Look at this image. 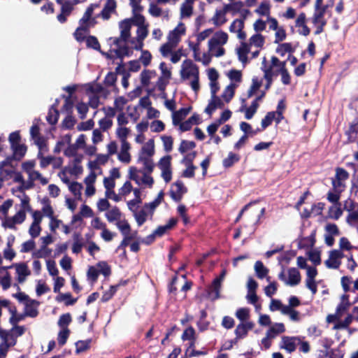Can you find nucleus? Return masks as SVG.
I'll list each match as a JSON object with an SVG mask.
<instances>
[{
	"label": "nucleus",
	"mask_w": 358,
	"mask_h": 358,
	"mask_svg": "<svg viewBox=\"0 0 358 358\" xmlns=\"http://www.w3.org/2000/svg\"><path fill=\"white\" fill-rule=\"evenodd\" d=\"M266 38L261 33H255L247 41H241L236 48V53L238 60L245 66L248 62V54L251 53L252 57H257L261 50L264 48Z\"/></svg>",
	"instance_id": "f257e3e1"
},
{
	"label": "nucleus",
	"mask_w": 358,
	"mask_h": 358,
	"mask_svg": "<svg viewBox=\"0 0 358 358\" xmlns=\"http://www.w3.org/2000/svg\"><path fill=\"white\" fill-rule=\"evenodd\" d=\"M133 25L136 26V21L134 20V17H131L128 19H125L120 22L119 27L120 29V37L118 38H110V43H113V45L111 46V48L110 50V53L107 54L108 56L110 57H122L124 55L127 54V49H121L120 47V42L121 41H123L124 42H129L132 48L135 49L131 43V41L132 38H130L131 37V29ZM136 37V36L134 37V38ZM134 39V38H133Z\"/></svg>",
	"instance_id": "f03ea898"
},
{
	"label": "nucleus",
	"mask_w": 358,
	"mask_h": 358,
	"mask_svg": "<svg viewBox=\"0 0 358 358\" xmlns=\"http://www.w3.org/2000/svg\"><path fill=\"white\" fill-rule=\"evenodd\" d=\"M141 0H129L130 5L132 8L133 16L136 21V37L131 41V43L135 50L143 48L144 45V40L148 34V24L145 22V17L141 15L143 7L141 6Z\"/></svg>",
	"instance_id": "7ed1b4c3"
},
{
	"label": "nucleus",
	"mask_w": 358,
	"mask_h": 358,
	"mask_svg": "<svg viewBox=\"0 0 358 358\" xmlns=\"http://www.w3.org/2000/svg\"><path fill=\"white\" fill-rule=\"evenodd\" d=\"M179 75L182 83L189 86L196 95L200 90L199 68L190 59H184L180 66Z\"/></svg>",
	"instance_id": "20e7f679"
},
{
	"label": "nucleus",
	"mask_w": 358,
	"mask_h": 358,
	"mask_svg": "<svg viewBox=\"0 0 358 358\" xmlns=\"http://www.w3.org/2000/svg\"><path fill=\"white\" fill-rule=\"evenodd\" d=\"M19 321L20 318L13 316L10 322L14 327L9 331H0V358L6 357L10 348L15 345L17 337L24 334L25 328L16 325Z\"/></svg>",
	"instance_id": "39448f33"
},
{
	"label": "nucleus",
	"mask_w": 358,
	"mask_h": 358,
	"mask_svg": "<svg viewBox=\"0 0 358 358\" xmlns=\"http://www.w3.org/2000/svg\"><path fill=\"white\" fill-rule=\"evenodd\" d=\"M229 38V34L226 31L222 29L213 31L207 43L211 58L221 57L225 55L226 50L224 46L227 44Z\"/></svg>",
	"instance_id": "423d86ee"
},
{
	"label": "nucleus",
	"mask_w": 358,
	"mask_h": 358,
	"mask_svg": "<svg viewBox=\"0 0 358 358\" xmlns=\"http://www.w3.org/2000/svg\"><path fill=\"white\" fill-rule=\"evenodd\" d=\"M164 196L163 191L159 192L153 201L144 203L141 209L134 212L133 216L138 227L142 226L148 220H152L155 210L164 201Z\"/></svg>",
	"instance_id": "0eeeda50"
},
{
	"label": "nucleus",
	"mask_w": 358,
	"mask_h": 358,
	"mask_svg": "<svg viewBox=\"0 0 358 358\" xmlns=\"http://www.w3.org/2000/svg\"><path fill=\"white\" fill-rule=\"evenodd\" d=\"M155 154V143L154 138L145 142L138 153L137 162L143 166L145 171L151 173L155 168L153 157Z\"/></svg>",
	"instance_id": "6e6552de"
},
{
	"label": "nucleus",
	"mask_w": 358,
	"mask_h": 358,
	"mask_svg": "<svg viewBox=\"0 0 358 358\" xmlns=\"http://www.w3.org/2000/svg\"><path fill=\"white\" fill-rule=\"evenodd\" d=\"M333 5V2L327 5H323V0H315V10L312 17V23L315 27V34L318 35L324 30V27L327 24L325 15L327 13V8Z\"/></svg>",
	"instance_id": "1a4fd4ad"
},
{
	"label": "nucleus",
	"mask_w": 358,
	"mask_h": 358,
	"mask_svg": "<svg viewBox=\"0 0 358 358\" xmlns=\"http://www.w3.org/2000/svg\"><path fill=\"white\" fill-rule=\"evenodd\" d=\"M188 48L192 52V57L194 62L201 63L203 66H208L212 60L208 51L201 50V43L189 38L186 41Z\"/></svg>",
	"instance_id": "9d476101"
},
{
	"label": "nucleus",
	"mask_w": 358,
	"mask_h": 358,
	"mask_svg": "<svg viewBox=\"0 0 358 358\" xmlns=\"http://www.w3.org/2000/svg\"><path fill=\"white\" fill-rule=\"evenodd\" d=\"M278 278L286 285L291 287L299 285L301 280V274L296 268L282 269L279 273Z\"/></svg>",
	"instance_id": "9b49d317"
},
{
	"label": "nucleus",
	"mask_w": 358,
	"mask_h": 358,
	"mask_svg": "<svg viewBox=\"0 0 358 358\" xmlns=\"http://www.w3.org/2000/svg\"><path fill=\"white\" fill-rule=\"evenodd\" d=\"M9 142L11 149L13 152L14 157L20 160L27 152V147L20 143V136L19 131H14L9 136Z\"/></svg>",
	"instance_id": "f8f14e48"
},
{
	"label": "nucleus",
	"mask_w": 358,
	"mask_h": 358,
	"mask_svg": "<svg viewBox=\"0 0 358 358\" xmlns=\"http://www.w3.org/2000/svg\"><path fill=\"white\" fill-rule=\"evenodd\" d=\"M85 90L89 96V104L96 108L99 105L98 94L102 91V87L98 83H91L85 85Z\"/></svg>",
	"instance_id": "ddd939ff"
},
{
	"label": "nucleus",
	"mask_w": 358,
	"mask_h": 358,
	"mask_svg": "<svg viewBox=\"0 0 358 358\" xmlns=\"http://www.w3.org/2000/svg\"><path fill=\"white\" fill-rule=\"evenodd\" d=\"M158 167L161 171V176L168 183L172 179L171 157L166 155L160 159Z\"/></svg>",
	"instance_id": "4468645a"
},
{
	"label": "nucleus",
	"mask_w": 358,
	"mask_h": 358,
	"mask_svg": "<svg viewBox=\"0 0 358 358\" xmlns=\"http://www.w3.org/2000/svg\"><path fill=\"white\" fill-rule=\"evenodd\" d=\"M264 96L265 92H261L259 95H257V97L255 98L249 106H246V105L244 104L245 100L243 99V105L240 110L245 113V117L247 120L252 119L254 115L257 113L259 106V102L262 100Z\"/></svg>",
	"instance_id": "2eb2a0df"
},
{
	"label": "nucleus",
	"mask_w": 358,
	"mask_h": 358,
	"mask_svg": "<svg viewBox=\"0 0 358 358\" xmlns=\"http://www.w3.org/2000/svg\"><path fill=\"white\" fill-rule=\"evenodd\" d=\"M13 268L15 269V279L19 284L24 282L27 278L31 275V271L25 262L13 264L10 266H8V268Z\"/></svg>",
	"instance_id": "dca6fc26"
},
{
	"label": "nucleus",
	"mask_w": 358,
	"mask_h": 358,
	"mask_svg": "<svg viewBox=\"0 0 358 358\" xmlns=\"http://www.w3.org/2000/svg\"><path fill=\"white\" fill-rule=\"evenodd\" d=\"M27 212L19 209L13 216L6 217L2 222V226L5 228L15 229L16 224H20L25 220Z\"/></svg>",
	"instance_id": "f3484780"
},
{
	"label": "nucleus",
	"mask_w": 358,
	"mask_h": 358,
	"mask_svg": "<svg viewBox=\"0 0 358 358\" xmlns=\"http://www.w3.org/2000/svg\"><path fill=\"white\" fill-rule=\"evenodd\" d=\"M32 222L29 229V234L32 238L38 237L41 232V224L43 220V215L38 210H35L31 214Z\"/></svg>",
	"instance_id": "a211bd4d"
},
{
	"label": "nucleus",
	"mask_w": 358,
	"mask_h": 358,
	"mask_svg": "<svg viewBox=\"0 0 358 358\" xmlns=\"http://www.w3.org/2000/svg\"><path fill=\"white\" fill-rule=\"evenodd\" d=\"M348 177L349 174L345 169L338 168L336 170L335 178L332 180V185L336 192H341L343 190Z\"/></svg>",
	"instance_id": "6ab92c4d"
},
{
	"label": "nucleus",
	"mask_w": 358,
	"mask_h": 358,
	"mask_svg": "<svg viewBox=\"0 0 358 358\" xmlns=\"http://www.w3.org/2000/svg\"><path fill=\"white\" fill-rule=\"evenodd\" d=\"M185 33V25L183 23L180 22L175 29L169 31L167 35V41H169L170 43L178 45Z\"/></svg>",
	"instance_id": "aec40b11"
},
{
	"label": "nucleus",
	"mask_w": 358,
	"mask_h": 358,
	"mask_svg": "<svg viewBox=\"0 0 358 358\" xmlns=\"http://www.w3.org/2000/svg\"><path fill=\"white\" fill-rule=\"evenodd\" d=\"M317 275V271L315 267H307L305 284L313 295L317 292V282L315 280Z\"/></svg>",
	"instance_id": "412c9836"
},
{
	"label": "nucleus",
	"mask_w": 358,
	"mask_h": 358,
	"mask_svg": "<svg viewBox=\"0 0 358 358\" xmlns=\"http://www.w3.org/2000/svg\"><path fill=\"white\" fill-rule=\"evenodd\" d=\"M301 342L299 336H282L280 343V348L285 350L287 352L291 353L295 351L296 347Z\"/></svg>",
	"instance_id": "4be33fe9"
},
{
	"label": "nucleus",
	"mask_w": 358,
	"mask_h": 358,
	"mask_svg": "<svg viewBox=\"0 0 358 358\" xmlns=\"http://www.w3.org/2000/svg\"><path fill=\"white\" fill-rule=\"evenodd\" d=\"M244 27L245 22L243 19H236L230 24L229 30L231 33L236 34L238 39L244 41L247 36Z\"/></svg>",
	"instance_id": "5701e85b"
},
{
	"label": "nucleus",
	"mask_w": 358,
	"mask_h": 358,
	"mask_svg": "<svg viewBox=\"0 0 358 358\" xmlns=\"http://www.w3.org/2000/svg\"><path fill=\"white\" fill-rule=\"evenodd\" d=\"M343 257L344 255L341 250H331L329 252V258L325 261V265L329 268L336 269L340 266Z\"/></svg>",
	"instance_id": "b1692460"
},
{
	"label": "nucleus",
	"mask_w": 358,
	"mask_h": 358,
	"mask_svg": "<svg viewBox=\"0 0 358 358\" xmlns=\"http://www.w3.org/2000/svg\"><path fill=\"white\" fill-rule=\"evenodd\" d=\"M187 192V188L184 184L177 180L173 182L170 189L171 197L176 201H179L182 198L183 195Z\"/></svg>",
	"instance_id": "393cba45"
},
{
	"label": "nucleus",
	"mask_w": 358,
	"mask_h": 358,
	"mask_svg": "<svg viewBox=\"0 0 358 358\" xmlns=\"http://www.w3.org/2000/svg\"><path fill=\"white\" fill-rule=\"evenodd\" d=\"M295 27L299 34L307 36L310 33V29L306 25V15L304 13H299L295 20Z\"/></svg>",
	"instance_id": "a878e982"
},
{
	"label": "nucleus",
	"mask_w": 358,
	"mask_h": 358,
	"mask_svg": "<svg viewBox=\"0 0 358 358\" xmlns=\"http://www.w3.org/2000/svg\"><path fill=\"white\" fill-rule=\"evenodd\" d=\"M228 9L229 6H225L221 9H217L210 20L212 24L217 27H220L224 25L227 21L226 14L228 11Z\"/></svg>",
	"instance_id": "bb28decb"
},
{
	"label": "nucleus",
	"mask_w": 358,
	"mask_h": 358,
	"mask_svg": "<svg viewBox=\"0 0 358 358\" xmlns=\"http://www.w3.org/2000/svg\"><path fill=\"white\" fill-rule=\"evenodd\" d=\"M224 101L222 98L219 97L217 94L210 95V99L208 101V104L205 108V112L210 116L213 113L217 108H222L224 106Z\"/></svg>",
	"instance_id": "cd10ccee"
},
{
	"label": "nucleus",
	"mask_w": 358,
	"mask_h": 358,
	"mask_svg": "<svg viewBox=\"0 0 358 358\" xmlns=\"http://www.w3.org/2000/svg\"><path fill=\"white\" fill-rule=\"evenodd\" d=\"M28 176V181L27 182V185H24V189H30L34 187V182L36 180L39 181V182L45 185L48 183L49 180L44 177L39 171L34 170L31 173L27 174Z\"/></svg>",
	"instance_id": "c85d7f7f"
},
{
	"label": "nucleus",
	"mask_w": 358,
	"mask_h": 358,
	"mask_svg": "<svg viewBox=\"0 0 358 358\" xmlns=\"http://www.w3.org/2000/svg\"><path fill=\"white\" fill-rule=\"evenodd\" d=\"M131 145L129 143H120V151L117 153V159L125 164H128L131 161V155L130 154Z\"/></svg>",
	"instance_id": "c756f323"
},
{
	"label": "nucleus",
	"mask_w": 358,
	"mask_h": 358,
	"mask_svg": "<svg viewBox=\"0 0 358 358\" xmlns=\"http://www.w3.org/2000/svg\"><path fill=\"white\" fill-rule=\"evenodd\" d=\"M224 272L220 277L215 278L208 289V296L212 300H215L220 297L222 282L224 278Z\"/></svg>",
	"instance_id": "7c9ffc66"
},
{
	"label": "nucleus",
	"mask_w": 358,
	"mask_h": 358,
	"mask_svg": "<svg viewBox=\"0 0 358 358\" xmlns=\"http://www.w3.org/2000/svg\"><path fill=\"white\" fill-rule=\"evenodd\" d=\"M97 178L93 176H86L83 180L85 185V195L87 197H92L96 194L95 183Z\"/></svg>",
	"instance_id": "2f4dec72"
},
{
	"label": "nucleus",
	"mask_w": 358,
	"mask_h": 358,
	"mask_svg": "<svg viewBox=\"0 0 358 358\" xmlns=\"http://www.w3.org/2000/svg\"><path fill=\"white\" fill-rule=\"evenodd\" d=\"M96 7H98L97 5H91L90 7L87 8L83 17L80 20L79 26L82 27H87L89 29L94 24V19L92 17V15L94 9Z\"/></svg>",
	"instance_id": "473e14b6"
},
{
	"label": "nucleus",
	"mask_w": 358,
	"mask_h": 358,
	"mask_svg": "<svg viewBox=\"0 0 358 358\" xmlns=\"http://www.w3.org/2000/svg\"><path fill=\"white\" fill-rule=\"evenodd\" d=\"M86 139L87 137L84 134H80L76 139L74 144L71 145V146H69L65 150V155H75L76 152L78 150V149L80 148H85L86 145Z\"/></svg>",
	"instance_id": "72a5a7b5"
},
{
	"label": "nucleus",
	"mask_w": 358,
	"mask_h": 358,
	"mask_svg": "<svg viewBox=\"0 0 358 358\" xmlns=\"http://www.w3.org/2000/svg\"><path fill=\"white\" fill-rule=\"evenodd\" d=\"M8 266L0 268V285L3 290H7L12 286L13 278L10 273L7 271Z\"/></svg>",
	"instance_id": "f704fd0d"
},
{
	"label": "nucleus",
	"mask_w": 358,
	"mask_h": 358,
	"mask_svg": "<svg viewBox=\"0 0 358 358\" xmlns=\"http://www.w3.org/2000/svg\"><path fill=\"white\" fill-rule=\"evenodd\" d=\"M196 153L193 152L192 154L187 155L184 158V162L186 165V169L182 172V176L185 178H192L194 176V171L196 169V166H194L192 164V161L195 157Z\"/></svg>",
	"instance_id": "c9c22d12"
},
{
	"label": "nucleus",
	"mask_w": 358,
	"mask_h": 358,
	"mask_svg": "<svg viewBox=\"0 0 358 358\" xmlns=\"http://www.w3.org/2000/svg\"><path fill=\"white\" fill-rule=\"evenodd\" d=\"M10 159H7L0 163V177L4 180L10 179L15 172L10 165Z\"/></svg>",
	"instance_id": "e433bc0d"
},
{
	"label": "nucleus",
	"mask_w": 358,
	"mask_h": 358,
	"mask_svg": "<svg viewBox=\"0 0 358 358\" xmlns=\"http://www.w3.org/2000/svg\"><path fill=\"white\" fill-rule=\"evenodd\" d=\"M30 134L32 139L34 141L35 144L38 147V149L42 150L45 148V140L39 134V128L36 124H34L30 129Z\"/></svg>",
	"instance_id": "4c0bfd02"
},
{
	"label": "nucleus",
	"mask_w": 358,
	"mask_h": 358,
	"mask_svg": "<svg viewBox=\"0 0 358 358\" xmlns=\"http://www.w3.org/2000/svg\"><path fill=\"white\" fill-rule=\"evenodd\" d=\"M49 228L53 233H55L57 229H61L65 234H69L71 232L69 226L64 224L61 220L57 219L56 217L49 222Z\"/></svg>",
	"instance_id": "58836bf2"
},
{
	"label": "nucleus",
	"mask_w": 358,
	"mask_h": 358,
	"mask_svg": "<svg viewBox=\"0 0 358 358\" xmlns=\"http://www.w3.org/2000/svg\"><path fill=\"white\" fill-rule=\"evenodd\" d=\"M262 85V80L258 77H253L252 79L251 85L247 92V97L250 98L252 96L257 97L263 91L260 90V87Z\"/></svg>",
	"instance_id": "ea45409f"
},
{
	"label": "nucleus",
	"mask_w": 358,
	"mask_h": 358,
	"mask_svg": "<svg viewBox=\"0 0 358 358\" xmlns=\"http://www.w3.org/2000/svg\"><path fill=\"white\" fill-rule=\"evenodd\" d=\"M41 204L42 206L41 210H39L41 214L43 215V217H47L49 218L50 221L54 218L55 216V211L51 206L50 200L48 197H43L41 200Z\"/></svg>",
	"instance_id": "a19ab883"
},
{
	"label": "nucleus",
	"mask_w": 358,
	"mask_h": 358,
	"mask_svg": "<svg viewBox=\"0 0 358 358\" xmlns=\"http://www.w3.org/2000/svg\"><path fill=\"white\" fill-rule=\"evenodd\" d=\"M78 0H72L71 1L62 3L61 13L57 15V20L63 23L66 21L67 16H69L73 9V5L76 3Z\"/></svg>",
	"instance_id": "79ce46f5"
},
{
	"label": "nucleus",
	"mask_w": 358,
	"mask_h": 358,
	"mask_svg": "<svg viewBox=\"0 0 358 358\" xmlns=\"http://www.w3.org/2000/svg\"><path fill=\"white\" fill-rule=\"evenodd\" d=\"M71 136L69 134H66L62 136L59 140L57 142L56 145L54 148L55 153H59L62 151L65 154V150L71 146Z\"/></svg>",
	"instance_id": "37998d69"
},
{
	"label": "nucleus",
	"mask_w": 358,
	"mask_h": 358,
	"mask_svg": "<svg viewBox=\"0 0 358 358\" xmlns=\"http://www.w3.org/2000/svg\"><path fill=\"white\" fill-rule=\"evenodd\" d=\"M39 303L34 299H29L24 306V314L31 317H35L38 315V307Z\"/></svg>",
	"instance_id": "c03bdc74"
},
{
	"label": "nucleus",
	"mask_w": 358,
	"mask_h": 358,
	"mask_svg": "<svg viewBox=\"0 0 358 358\" xmlns=\"http://www.w3.org/2000/svg\"><path fill=\"white\" fill-rule=\"evenodd\" d=\"M159 69L161 72V75L159 78V81L168 83L172 77V68L165 62H162L159 64Z\"/></svg>",
	"instance_id": "a18cd8bd"
},
{
	"label": "nucleus",
	"mask_w": 358,
	"mask_h": 358,
	"mask_svg": "<svg viewBox=\"0 0 358 358\" xmlns=\"http://www.w3.org/2000/svg\"><path fill=\"white\" fill-rule=\"evenodd\" d=\"M177 219L171 218L168 222L164 225L159 226L154 231L153 236L157 237H161L165 234L168 231L171 229L176 224Z\"/></svg>",
	"instance_id": "49530a36"
},
{
	"label": "nucleus",
	"mask_w": 358,
	"mask_h": 358,
	"mask_svg": "<svg viewBox=\"0 0 358 358\" xmlns=\"http://www.w3.org/2000/svg\"><path fill=\"white\" fill-rule=\"evenodd\" d=\"M254 327V324L252 322H245L239 324L235 330V334L237 338H244L248 331L252 329Z\"/></svg>",
	"instance_id": "de8ad7c7"
},
{
	"label": "nucleus",
	"mask_w": 358,
	"mask_h": 358,
	"mask_svg": "<svg viewBox=\"0 0 358 358\" xmlns=\"http://www.w3.org/2000/svg\"><path fill=\"white\" fill-rule=\"evenodd\" d=\"M134 198L131 200L127 201V206L128 209L134 214V212H136L138 210L136 209V206L142 202L141 191L140 188H135L134 190Z\"/></svg>",
	"instance_id": "09e8293b"
},
{
	"label": "nucleus",
	"mask_w": 358,
	"mask_h": 358,
	"mask_svg": "<svg viewBox=\"0 0 358 358\" xmlns=\"http://www.w3.org/2000/svg\"><path fill=\"white\" fill-rule=\"evenodd\" d=\"M255 273L258 278L263 279L266 278L267 282H270V277L268 276V269L260 261L255 262L254 266Z\"/></svg>",
	"instance_id": "8fccbe9b"
},
{
	"label": "nucleus",
	"mask_w": 358,
	"mask_h": 358,
	"mask_svg": "<svg viewBox=\"0 0 358 358\" xmlns=\"http://www.w3.org/2000/svg\"><path fill=\"white\" fill-rule=\"evenodd\" d=\"M117 4L115 0H107L103 8L101 16L103 20L110 18L112 13H115Z\"/></svg>",
	"instance_id": "3c124183"
},
{
	"label": "nucleus",
	"mask_w": 358,
	"mask_h": 358,
	"mask_svg": "<svg viewBox=\"0 0 358 358\" xmlns=\"http://www.w3.org/2000/svg\"><path fill=\"white\" fill-rule=\"evenodd\" d=\"M227 76L230 80L229 85H234V87H238L242 82V72L236 69H231L227 73Z\"/></svg>",
	"instance_id": "603ef678"
},
{
	"label": "nucleus",
	"mask_w": 358,
	"mask_h": 358,
	"mask_svg": "<svg viewBox=\"0 0 358 358\" xmlns=\"http://www.w3.org/2000/svg\"><path fill=\"white\" fill-rule=\"evenodd\" d=\"M351 303L350 302L349 296L347 294H343L340 298V303L336 308V313L340 315H342L349 308Z\"/></svg>",
	"instance_id": "864d4df0"
},
{
	"label": "nucleus",
	"mask_w": 358,
	"mask_h": 358,
	"mask_svg": "<svg viewBox=\"0 0 358 358\" xmlns=\"http://www.w3.org/2000/svg\"><path fill=\"white\" fill-rule=\"evenodd\" d=\"M285 331V327L282 322H275L271 325L266 333L268 336L272 338L276 337L278 334H282Z\"/></svg>",
	"instance_id": "5fc2aeb1"
},
{
	"label": "nucleus",
	"mask_w": 358,
	"mask_h": 358,
	"mask_svg": "<svg viewBox=\"0 0 358 358\" xmlns=\"http://www.w3.org/2000/svg\"><path fill=\"white\" fill-rule=\"evenodd\" d=\"M87 169L89 170V173L87 176H93L94 177L96 178H97L99 176H101L103 172L101 166L95 159L90 160L88 162Z\"/></svg>",
	"instance_id": "6e6d98bb"
},
{
	"label": "nucleus",
	"mask_w": 358,
	"mask_h": 358,
	"mask_svg": "<svg viewBox=\"0 0 358 358\" xmlns=\"http://www.w3.org/2000/svg\"><path fill=\"white\" fill-rule=\"evenodd\" d=\"M194 1L185 0L180 7V17L189 18L193 13V4Z\"/></svg>",
	"instance_id": "4d7b16f0"
},
{
	"label": "nucleus",
	"mask_w": 358,
	"mask_h": 358,
	"mask_svg": "<svg viewBox=\"0 0 358 358\" xmlns=\"http://www.w3.org/2000/svg\"><path fill=\"white\" fill-rule=\"evenodd\" d=\"M121 216L122 213L116 206L109 208L105 214V217L109 222H117L121 219Z\"/></svg>",
	"instance_id": "13d9d810"
},
{
	"label": "nucleus",
	"mask_w": 358,
	"mask_h": 358,
	"mask_svg": "<svg viewBox=\"0 0 358 358\" xmlns=\"http://www.w3.org/2000/svg\"><path fill=\"white\" fill-rule=\"evenodd\" d=\"M150 173H145V171L142 173L140 180L137 185L143 188H152L154 184V179L150 175Z\"/></svg>",
	"instance_id": "bf43d9fd"
},
{
	"label": "nucleus",
	"mask_w": 358,
	"mask_h": 358,
	"mask_svg": "<svg viewBox=\"0 0 358 358\" xmlns=\"http://www.w3.org/2000/svg\"><path fill=\"white\" fill-rule=\"evenodd\" d=\"M189 112V108H182L172 113L173 124L174 125L179 124L181 121L188 115Z\"/></svg>",
	"instance_id": "052dcab7"
},
{
	"label": "nucleus",
	"mask_w": 358,
	"mask_h": 358,
	"mask_svg": "<svg viewBox=\"0 0 358 358\" xmlns=\"http://www.w3.org/2000/svg\"><path fill=\"white\" fill-rule=\"evenodd\" d=\"M115 224L122 236L132 235L133 231H131L130 224L127 220L120 219Z\"/></svg>",
	"instance_id": "680f3d73"
},
{
	"label": "nucleus",
	"mask_w": 358,
	"mask_h": 358,
	"mask_svg": "<svg viewBox=\"0 0 358 358\" xmlns=\"http://www.w3.org/2000/svg\"><path fill=\"white\" fill-rule=\"evenodd\" d=\"M52 250L48 247L41 246L38 249L34 250L31 253L33 259L47 258L51 255Z\"/></svg>",
	"instance_id": "e2e57ef3"
},
{
	"label": "nucleus",
	"mask_w": 358,
	"mask_h": 358,
	"mask_svg": "<svg viewBox=\"0 0 358 358\" xmlns=\"http://www.w3.org/2000/svg\"><path fill=\"white\" fill-rule=\"evenodd\" d=\"M288 306L283 304L281 301L275 299H272L269 305V310L272 312L280 311L282 315L285 314Z\"/></svg>",
	"instance_id": "0e129e2a"
},
{
	"label": "nucleus",
	"mask_w": 358,
	"mask_h": 358,
	"mask_svg": "<svg viewBox=\"0 0 358 358\" xmlns=\"http://www.w3.org/2000/svg\"><path fill=\"white\" fill-rule=\"evenodd\" d=\"M343 215L341 203L332 205L328 210V217L333 220H338Z\"/></svg>",
	"instance_id": "69168bd1"
},
{
	"label": "nucleus",
	"mask_w": 358,
	"mask_h": 358,
	"mask_svg": "<svg viewBox=\"0 0 358 358\" xmlns=\"http://www.w3.org/2000/svg\"><path fill=\"white\" fill-rule=\"evenodd\" d=\"M68 187L76 199L80 200L82 199V189L83 186L81 183L78 182H72L71 183H69Z\"/></svg>",
	"instance_id": "338daca9"
},
{
	"label": "nucleus",
	"mask_w": 358,
	"mask_h": 358,
	"mask_svg": "<svg viewBox=\"0 0 358 358\" xmlns=\"http://www.w3.org/2000/svg\"><path fill=\"white\" fill-rule=\"evenodd\" d=\"M347 224L357 229L358 231V210H350L346 216Z\"/></svg>",
	"instance_id": "774afa93"
}]
</instances>
